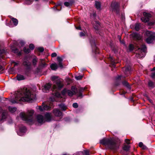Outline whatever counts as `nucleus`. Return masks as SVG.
<instances>
[{"mask_svg": "<svg viewBox=\"0 0 155 155\" xmlns=\"http://www.w3.org/2000/svg\"><path fill=\"white\" fill-rule=\"evenodd\" d=\"M15 98L12 99L10 101L12 103H18L22 101H28L34 100L35 95L32 94L30 91L26 88L20 90L15 94Z\"/></svg>", "mask_w": 155, "mask_h": 155, "instance_id": "1", "label": "nucleus"}, {"mask_svg": "<svg viewBox=\"0 0 155 155\" xmlns=\"http://www.w3.org/2000/svg\"><path fill=\"white\" fill-rule=\"evenodd\" d=\"M51 80L54 81L53 88L55 90L56 92L53 94V95L50 97V100L51 101H58L57 98L62 97L67 92L66 89H64L61 92V94L57 91V90H60L63 87V84L62 83V80L59 79L58 77L53 76L51 77Z\"/></svg>", "mask_w": 155, "mask_h": 155, "instance_id": "2", "label": "nucleus"}, {"mask_svg": "<svg viewBox=\"0 0 155 155\" xmlns=\"http://www.w3.org/2000/svg\"><path fill=\"white\" fill-rule=\"evenodd\" d=\"M100 143L106 146L112 150H116L119 148V144L114 139H103L100 140Z\"/></svg>", "mask_w": 155, "mask_h": 155, "instance_id": "3", "label": "nucleus"}, {"mask_svg": "<svg viewBox=\"0 0 155 155\" xmlns=\"http://www.w3.org/2000/svg\"><path fill=\"white\" fill-rule=\"evenodd\" d=\"M85 89L84 88L80 87L78 89L74 86H72L71 90H68V96H72L74 94H76L78 97L81 99L83 97L82 93Z\"/></svg>", "mask_w": 155, "mask_h": 155, "instance_id": "4", "label": "nucleus"}, {"mask_svg": "<svg viewBox=\"0 0 155 155\" xmlns=\"http://www.w3.org/2000/svg\"><path fill=\"white\" fill-rule=\"evenodd\" d=\"M34 112L33 110H28L27 114L24 112H21L20 114V117L22 120L27 122H31L33 120V116Z\"/></svg>", "mask_w": 155, "mask_h": 155, "instance_id": "5", "label": "nucleus"}, {"mask_svg": "<svg viewBox=\"0 0 155 155\" xmlns=\"http://www.w3.org/2000/svg\"><path fill=\"white\" fill-rule=\"evenodd\" d=\"M147 37L145 39L146 42L148 44L152 43L155 40V33L150 31H147L145 33Z\"/></svg>", "mask_w": 155, "mask_h": 155, "instance_id": "6", "label": "nucleus"}, {"mask_svg": "<svg viewBox=\"0 0 155 155\" xmlns=\"http://www.w3.org/2000/svg\"><path fill=\"white\" fill-rule=\"evenodd\" d=\"M50 103H48L46 104L43 103L41 106H39L38 107V109L41 111H42L44 110H47L51 109V108H53V104L52 102L49 99Z\"/></svg>", "mask_w": 155, "mask_h": 155, "instance_id": "7", "label": "nucleus"}, {"mask_svg": "<svg viewBox=\"0 0 155 155\" xmlns=\"http://www.w3.org/2000/svg\"><path fill=\"white\" fill-rule=\"evenodd\" d=\"M111 6L113 11L115 12L117 14L119 13L120 6L119 3L116 2H114L111 4Z\"/></svg>", "mask_w": 155, "mask_h": 155, "instance_id": "8", "label": "nucleus"}, {"mask_svg": "<svg viewBox=\"0 0 155 155\" xmlns=\"http://www.w3.org/2000/svg\"><path fill=\"white\" fill-rule=\"evenodd\" d=\"M48 64L46 63L45 59H40L38 63V67L40 69L45 68L47 67Z\"/></svg>", "mask_w": 155, "mask_h": 155, "instance_id": "9", "label": "nucleus"}, {"mask_svg": "<svg viewBox=\"0 0 155 155\" xmlns=\"http://www.w3.org/2000/svg\"><path fill=\"white\" fill-rule=\"evenodd\" d=\"M26 131V129L25 127L21 126L19 127V130L18 132H17L18 135L20 136H22Z\"/></svg>", "mask_w": 155, "mask_h": 155, "instance_id": "10", "label": "nucleus"}, {"mask_svg": "<svg viewBox=\"0 0 155 155\" xmlns=\"http://www.w3.org/2000/svg\"><path fill=\"white\" fill-rule=\"evenodd\" d=\"M2 112V115L0 117V123L4 121L8 115V112L6 110H3Z\"/></svg>", "mask_w": 155, "mask_h": 155, "instance_id": "11", "label": "nucleus"}, {"mask_svg": "<svg viewBox=\"0 0 155 155\" xmlns=\"http://www.w3.org/2000/svg\"><path fill=\"white\" fill-rule=\"evenodd\" d=\"M37 122L40 124L43 123L45 122V119L43 116L41 115H38L36 117Z\"/></svg>", "mask_w": 155, "mask_h": 155, "instance_id": "12", "label": "nucleus"}, {"mask_svg": "<svg viewBox=\"0 0 155 155\" xmlns=\"http://www.w3.org/2000/svg\"><path fill=\"white\" fill-rule=\"evenodd\" d=\"M51 84L49 83L44 85L42 88V91L44 92H47L51 88Z\"/></svg>", "mask_w": 155, "mask_h": 155, "instance_id": "13", "label": "nucleus"}, {"mask_svg": "<svg viewBox=\"0 0 155 155\" xmlns=\"http://www.w3.org/2000/svg\"><path fill=\"white\" fill-rule=\"evenodd\" d=\"M132 36L134 40H140L142 39V36L139 34L137 33H133L132 34Z\"/></svg>", "mask_w": 155, "mask_h": 155, "instance_id": "14", "label": "nucleus"}, {"mask_svg": "<svg viewBox=\"0 0 155 155\" xmlns=\"http://www.w3.org/2000/svg\"><path fill=\"white\" fill-rule=\"evenodd\" d=\"M23 64L26 67L28 68H30L31 63L28 61L27 57H25L24 58L23 61Z\"/></svg>", "mask_w": 155, "mask_h": 155, "instance_id": "15", "label": "nucleus"}, {"mask_svg": "<svg viewBox=\"0 0 155 155\" xmlns=\"http://www.w3.org/2000/svg\"><path fill=\"white\" fill-rule=\"evenodd\" d=\"M52 119V116L51 114L50 113H47L45 115V121H47V122L50 121Z\"/></svg>", "mask_w": 155, "mask_h": 155, "instance_id": "16", "label": "nucleus"}, {"mask_svg": "<svg viewBox=\"0 0 155 155\" xmlns=\"http://www.w3.org/2000/svg\"><path fill=\"white\" fill-rule=\"evenodd\" d=\"M54 114L56 117H60L62 115V113L59 110L54 109L53 111Z\"/></svg>", "mask_w": 155, "mask_h": 155, "instance_id": "17", "label": "nucleus"}, {"mask_svg": "<svg viewBox=\"0 0 155 155\" xmlns=\"http://www.w3.org/2000/svg\"><path fill=\"white\" fill-rule=\"evenodd\" d=\"M93 27L94 29L96 30H99L100 27V24L97 21H94L93 24Z\"/></svg>", "mask_w": 155, "mask_h": 155, "instance_id": "18", "label": "nucleus"}, {"mask_svg": "<svg viewBox=\"0 0 155 155\" xmlns=\"http://www.w3.org/2000/svg\"><path fill=\"white\" fill-rule=\"evenodd\" d=\"M11 48L12 51L15 53L17 54L18 55H20L21 54V52L17 49L15 48L13 46H11Z\"/></svg>", "mask_w": 155, "mask_h": 155, "instance_id": "19", "label": "nucleus"}, {"mask_svg": "<svg viewBox=\"0 0 155 155\" xmlns=\"http://www.w3.org/2000/svg\"><path fill=\"white\" fill-rule=\"evenodd\" d=\"M123 70L124 71L125 74H127L130 73V66L124 67L123 68Z\"/></svg>", "mask_w": 155, "mask_h": 155, "instance_id": "20", "label": "nucleus"}, {"mask_svg": "<svg viewBox=\"0 0 155 155\" xmlns=\"http://www.w3.org/2000/svg\"><path fill=\"white\" fill-rule=\"evenodd\" d=\"M57 60L58 63L59 67L62 68L63 67V65L62 64V59L61 58L59 57H57Z\"/></svg>", "mask_w": 155, "mask_h": 155, "instance_id": "21", "label": "nucleus"}, {"mask_svg": "<svg viewBox=\"0 0 155 155\" xmlns=\"http://www.w3.org/2000/svg\"><path fill=\"white\" fill-rule=\"evenodd\" d=\"M58 67V65L56 63L52 64L50 66L51 68L53 70H56Z\"/></svg>", "mask_w": 155, "mask_h": 155, "instance_id": "22", "label": "nucleus"}, {"mask_svg": "<svg viewBox=\"0 0 155 155\" xmlns=\"http://www.w3.org/2000/svg\"><path fill=\"white\" fill-rule=\"evenodd\" d=\"M8 110L10 112L13 113L15 112L16 110V108L15 107L10 106L8 108Z\"/></svg>", "mask_w": 155, "mask_h": 155, "instance_id": "23", "label": "nucleus"}, {"mask_svg": "<svg viewBox=\"0 0 155 155\" xmlns=\"http://www.w3.org/2000/svg\"><path fill=\"white\" fill-rule=\"evenodd\" d=\"M138 49H140L143 52H145L147 49V47L145 45L143 44Z\"/></svg>", "mask_w": 155, "mask_h": 155, "instance_id": "24", "label": "nucleus"}, {"mask_svg": "<svg viewBox=\"0 0 155 155\" xmlns=\"http://www.w3.org/2000/svg\"><path fill=\"white\" fill-rule=\"evenodd\" d=\"M143 15L145 17L148 18L149 20V18L151 17V15L150 14L145 12H143Z\"/></svg>", "mask_w": 155, "mask_h": 155, "instance_id": "25", "label": "nucleus"}, {"mask_svg": "<svg viewBox=\"0 0 155 155\" xmlns=\"http://www.w3.org/2000/svg\"><path fill=\"white\" fill-rule=\"evenodd\" d=\"M17 79L18 81L23 80L25 79V78L23 75L21 74H18L17 76Z\"/></svg>", "mask_w": 155, "mask_h": 155, "instance_id": "26", "label": "nucleus"}, {"mask_svg": "<svg viewBox=\"0 0 155 155\" xmlns=\"http://www.w3.org/2000/svg\"><path fill=\"white\" fill-rule=\"evenodd\" d=\"M95 5L97 9H100L101 8V4L99 2H95Z\"/></svg>", "mask_w": 155, "mask_h": 155, "instance_id": "27", "label": "nucleus"}, {"mask_svg": "<svg viewBox=\"0 0 155 155\" xmlns=\"http://www.w3.org/2000/svg\"><path fill=\"white\" fill-rule=\"evenodd\" d=\"M130 148V146L129 145H125L123 147V149L124 150L128 151Z\"/></svg>", "mask_w": 155, "mask_h": 155, "instance_id": "28", "label": "nucleus"}, {"mask_svg": "<svg viewBox=\"0 0 155 155\" xmlns=\"http://www.w3.org/2000/svg\"><path fill=\"white\" fill-rule=\"evenodd\" d=\"M141 20L143 22H148L149 20L148 18H146L144 16V17H142L141 18Z\"/></svg>", "mask_w": 155, "mask_h": 155, "instance_id": "29", "label": "nucleus"}, {"mask_svg": "<svg viewBox=\"0 0 155 155\" xmlns=\"http://www.w3.org/2000/svg\"><path fill=\"white\" fill-rule=\"evenodd\" d=\"M12 21L13 22V23L14 25L15 26H16L18 24V21L15 18H13L12 19Z\"/></svg>", "mask_w": 155, "mask_h": 155, "instance_id": "30", "label": "nucleus"}, {"mask_svg": "<svg viewBox=\"0 0 155 155\" xmlns=\"http://www.w3.org/2000/svg\"><path fill=\"white\" fill-rule=\"evenodd\" d=\"M122 84L126 86L127 88H130V86L128 84V83L127 81H123L122 82Z\"/></svg>", "mask_w": 155, "mask_h": 155, "instance_id": "31", "label": "nucleus"}, {"mask_svg": "<svg viewBox=\"0 0 155 155\" xmlns=\"http://www.w3.org/2000/svg\"><path fill=\"white\" fill-rule=\"evenodd\" d=\"M110 60L111 62L112 66V67H115V63L114 62V60L113 59V58L112 57H110Z\"/></svg>", "mask_w": 155, "mask_h": 155, "instance_id": "32", "label": "nucleus"}, {"mask_svg": "<svg viewBox=\"0 0 155 155\" xmlns=\"http://www.w3.org/2000/svg\"><path fill=\"white\" fill-rule=\"evenodd\" d=\"M148 85L150 87H154V84L151 81H149L148 82Z\"/></svg>", "mask_w": 155, "mask_h": 155, "instance_id": "33", "label": "nucleus"}, {"mask_svg": "<svg viewBox=\"0 0 155 155\" xmlns=\"http://www.w3.org/2000/svg\"><path fill=\"white\" fill-rule=\"evenodd\" d=\"M140 25L139 24H136V25H135V30L137 31H139L140 29Z\"/></svg>", "mask_w": 155, "mask_h": 155, "instance_id": "34", "label": "nucleus"}, {"mask_svg": "<svg viewBox=\"0 0 155 155\" xmlns=\"http://www.w3.org/2000/svg\"><path fill=\"white\" fill-rule=\"evenodd\" d=\"M60 107L63 110H66V108L65 107V106L63 104H61L59 105Z\"/></svg>", "mask_w": 155, "mask_h": 155, "instance_id": "35", "label": "nucleus"}, {"mask_svg": "<svg viewBox=\"0 0 155 155\" xmlns=\"http://www.w3.org/2000/svg\"><path fill=\"white\" fill-rule=\"evenodd\" d=\"M24 51L26 53H28L30 52V50L28 48H24Z\"/></svg>", "mask_w": 155, "mask_h": 155, "instance_id": "36", "label": "nucleus"}, {"mask_svg": "<svg viewBox=\"0 0 155 155\" xmlns=\"http://www.w3.org/2000/svg\"><path fill=\"white\" fill-rule=\"evenodd\" d=\"M37 62V58H34L32 62L33 65H35Z\"/></svg>", "mask_w": 155, "mask_h": 155, "instance_id": "37", "label": "nucleus"}, {"mask_svg": "<svg viewBox=\"0 0 155 155\" xmlns=\"http://www.w3.org/2000/svg\"><path fill=\"white\" fill-rule=\"evenodd\" d=\"M134 48V46L130 44L129 47V49L130 51H132Z\"/></svg>", "mask_w": 155, "mask_h": 155, "instance_id": "38", "label": "nucleus"}, {"mask_svg": "<svg viewBox=\"0 0 155 155\" xmlns=\"http://www.w3.org/2000/svg\"><path fill=\"white\" fill-rule=\"evenodd\" d=\"M26 4L28 5L31 4L33 1V0H25Z\"/></svg>", "mask_w": 155, "mask_h": 155, "instance_id": "39", "label": "nucleus"}, {"mask_svg": "<svg viewBox=\"0 0 155 155\" xmlns=\"http://www.w3.org/2000/svg\"><path fill=\"white\" fill-rule=\"evenodd\" d=\"M72 106L74 108H77L78 107V105L77 103H74L72 104Z\"/></svg>", "mask_w": 155, "mask_h": 155, "instance_id": "40", "label": "nucleus"}, {"mask_svg": "<svg viewBox=\"0 0 155 155\" xmlns=\"http://www.w3.org/2000/svg\"><path fill=\"white\" fill-rule=\"evenodd\" d=\"M29 48L31 50H33L34 48V46L32 44H30L29 46Z\"/></svg>", "mask_w": 155, "mask_h": 155, "instance_id": "41", "label": "nucleus"}, {"mask_svg": "<svg viewBox=\"0 0 155 155\" xmlns=\"http://www.w3.org/2000/svg\"><path fill=\"white\" fill-rule=\"evenodd\" d=\"M86 33L85 31L81 32L80 33V35L81 37L85 36Z\"/></svg>", "mask_w": 155, "mask_h": 155, "instance_id": "42", "label": "nucleus"}, {"mask_svg": "<svg viewBox=\"0 0 155 155\" xmlns=\"http://www.w3.org/2000/svg\"><path fill=\"white\" fill-rule=\"evenodd\" d=\"M85 155H89V151L87 150H85L84 151Z\"/></svg>", "mask_w": 155, "mask_h": 155, "instance_id": "43", "label": "nucleus"}, {"mask_svg": "<svg viewBox=\"0 0 155 155\" xmlns=\"http://www.w3.org/2000/svg\"><path fill=\"white\" fill-rule=\"evenodd\" d=\"M38 50L40 52H42L44 50V48L42 47H39L38 48Z\"/></svg>", "mask_w": 155, "mask_h": 155, "instance_id": "44", "label": "nucleus"}, {"mask_svg": "<svg viewBox=\"0 0 155 155\" xmlns=\"http://www.w3.org/2000/svg\"><path fill=\"white\" fill-rule=\"evenodd\" d=\"M82 77H83L82 76L80 75L76 77L75 78L77 80H79L81 79V78H82Z\"/></svg>", "mask_w": 155, "mask_h": 155, "instance_id": "45", "label": "nucleus"}, {"mask_svg": "<svg viewBox=\"0 0 155 155\" xmlns=\"http://www.w3.org/2000/svg\"><path fill=\"white\" fill-rule=\"evenodd\" d=\"M130 140L128 139H126L125 140V141L126 142V143L127 144H130Z\"/></svg>", "mask_w": 155, "mask_h": 155, "instance_id": "46", "label": "nucleus"}, {"mask_svg": "<svg viewBox=\"0 0 155 155\" xmlns=\"http://www.w3.org/2000/svg\"><path fill=\"white\" fill-rule=\"evenodd\" d=\"M57 54L56 53H53L51 54V56L52 57H54L56 56Z\"/></svg>", "mask_w": 155, "mask_h": 155, "instance_id": "47", "label": "nucleus"}, {"mask_svg": "<svg viewBox=\"0 0 155 155\" xmlns=\"http://www.w3.org/2000/svg\"><path fill=\"white\" fill-rule=\"evenodd\" d=\"M143 143L141 142H140L139 143V147H142L143 145Z\"/></svg>", "mask_w": 155, "mask_h": 155, "instance_id": "48", "label": "nucleus"}, {"mask_svg": "<svg viewBox=\"0 0 155 155\" xmlns=\"http://www.w3.org/2000/svg\"><path fill=\"white\" fill-rule=\"evenodd\" d=\"M155 23V22H150L149 23V25L150 26H151V25H153Z\"/></svg>", "mask_w": 155, "mask_h": 155, "instance_id": "49", "label": "nucleus"}, {"mask_svg": "<svg viewBox=\"0 0 155 155\" xmlns=\"http://www.w3.org/2000/svg\"><path fill=\"white\" fill-rule=\"evenodd\" d=\"M141 148L143 150H145L147 149V147L144 145H143Z\"/></svg>", "mask_w": 155, "mask_h": 155, "instance_id": "50", "label": "nucleus"}, {"mask_svg": "<svg viewBox=\"0 0 155 155\" xmlns=\"http://www.w3.org/2000/svg\"><path fill=\"white\" fill-rule=\"evenodd\" d=\"M12 63H14V66H16L17 65H18V62H16L15 61H13Z\"/></svg>", "mask_w": 155, "mask_h": 155, "instance_id": "51", "label": "nucleus"}, {"mask_svg": "<svg viewBox=\"0 0 155 155\" xmlns=\"http://www.w3.org/2000/svg\"><path fill=\"white\" fill-rule=\"evenodd\" d=\"M151 77L153 78H155V73H152V75L151 76Z\"/></svg>", "mask_w": 155, "mask_h": 155, "instance_id": "52", "label": "nucleus"}, {"mask_svg": "<svg viewBox=\"0 0 155 155\" xmlns=\"http://www.w3.org/2000/svg\"><path fill=\"white\" fill-rule=\"evenodd\" d=\"M64 5L66 6L67 7H68V2H65L64 3Z\"/></svg>", "mask_w": 155, "mask_h": 155, "instance_id": "53", "label": "nucleus"}, {"mask_svg": "<svg viewBox=\"0 0 155 155\" xmlns=\"http://www.w3.org/2000/svg\"><path fill=\"white\" fill-rule=\"evenodd\" d=\"M74 2V1L72 0L70 2H68V5H72Z\"/></svg>", "mask_w": 155, "mask_h": 155, "instance_id": "54", "label": "nucleus"}, {"mask_svg": "<svg viewBox=\"0 0 155 155\" xmlns=\"http://www.w3.org/2000/svg\"><path fill=\"white\" fill-rule=\"evenodd\" d=\"M20 43L21 45V46H23V45H24V42L22 41H20Z\"/></svg>", "mask_w": 155, "mask_h": 155, "instance_id": "55", "label": "nucleus"}, {"mask_svg": "<svg viewBox=\"0 0 155 155\" xmlns=\"http://www.w3.org/2000/svg\"><path fill=\"white\" fill-rule=\"evenodd\" d=\"M118 37H119V39H120V43H122V44H124V41H120V38H121L120 37V36H118Z\"/></svg>", "mask_w": 155, "mask_h": 155, "instance_id": "56", "label": "nucleus"}, {"mask_svg": "<svg viewBox=\"0 0 155 155\" xmlns=\"http://www.w3.org/2000/svg\"><path fill=\"white\" fill-rule=\"evenodd\" d=\"M3 70V67L0 65V70ZM2 72L1 71L0 72V73H1Z\"/></svg>", "mask_w": 155, "mask_h": 155, "instance_id": "57", "label": "nucleus"}, {"mask_svg": "<svg viewBox=\"0 0 155 155\" xmlns=\"http://www.w3.org/2000/svg\"><path fill=\"white\" fill-rule=\"evenodd\" d=\"M76 28L78 29L81 30V28L80 26L77 27H76Z\"/></svg>", "mask_w": 155, "mask_h": 155, "instance_id": "58", "label": "nucleus"}, {"mask_svg": "<svg viewBox=\"0 0 155 155\" xmlns=\"http://www.w3.org/2000/svg\"><path fill=\"white\" fill-rule=\"evenodd\" d=\"M1 53L2 54L4 53H5V51L4 50H3L1 51Z\"/></svg>", "mask_w": 155, "mask_h": 155, "instance_id": "59", "label": "nucleus"}, {"mask_svg": "<svg viewBox=\"0 0 155 155\" xmlns=\"http://www.w3.org/2000/svg\"><path fill=\"white\" fill-rule=\"evenodd\" d=\"M155 67H154L152 69V71H155Z\"/></svg>", "mask_w": 155, "mask_h": 155, "instance_id": "60", "label": "nucleus"}, {"mask_svg": "<svg viewBox=\"0 0 155 155\" xmlns=\"http://www.w3.org/2000/svg\"><path fill=\"white\" fill-rule=\"evenodd\" d=\"M148 100L150 103H152V101L151 100H150V99H149Z\"/></svg>", "mask_w": 155, "mask_h": 155, "instance_id": "61", "label": "nucleus"}, {"mask_svg": "<svg viewBox=\"0 0 155 155\" xmlns=\"http://www.w3.org/2000/svg\"><path fill=\"white\" fill-rule=\"evenodd\" d=\"M139 55H140V54H138V56H137V57L138 58H140V57H141H141H140V56Z\"/></svg>", "mask_w": 155, "mask_h": 155, "instance_id": "62", "label": "nucleus"}, {"mask_svg": "<svg viewBox=\"0 0 155 155\" xmlns=\"http://www.w3.org/2000/svg\"><path fill=\"white\" fill-rule=\"evenodd\" d=\"M68 83H69V82H70V81H71V80L69 78L68 79Z\"/></svg>", "mask_w": 155, "mask_h": 155, "instance_id": "63", "label": "nucleus"}, {"mask_svg": "<svg viewBox=\"0 0 155 155\" xmlns=\"http://www.w3.org/2000/svg\"><path fill=\"white\" fill-rule=\"evenodd\" d=\"M56 9H57V10H58V11H59V10H58V8H56Z\"/></svg>", "mask_w": 155, "mask_h": 155, "instance_id": "64", "label": "nucleus"}]
</instances>
